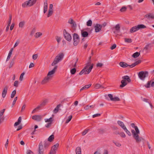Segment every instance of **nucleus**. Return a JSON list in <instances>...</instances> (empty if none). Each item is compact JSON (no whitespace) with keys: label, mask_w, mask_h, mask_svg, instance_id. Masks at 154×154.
<instances>
[{"label":"nucleus","mask_w":154,"mask_h":154,"mask_svg":"<svg viewBox=\"0 0 154 154\" xmlns=\"http://www.w3.org/2000/svg\"><path fill=\"white\" fill-rule=\"evenodd\" d=\"M73 45L75 46L77 45L79 42V38L78 35L76 33H74L73 35Z\"/></svg>","instance_id":"nucleus-4"},{"label":"nucleus","mask_w":154,"mask_h":154,"mask_svg":"<svg viewBox=\"0 0 154 154\" xmlns=\"http://www.w3.org/2000/svg\"><path fill=\"white\" fill-rule=\"evenodd\" d=\"M94 27L95 32L96 33L100 31L102 29L101 25L99 23H96Z\"/></svg>","instance_id":"nucleus-10"},{"label":"nucleus","mask_w":154,"mask_h":154,"mask_svg":"<svg viewBox=\"0 0 154 154\" xmlns=\"http://www.w3.org/2000/svg\"><path fill=\"white\" fill-rule=\"evenodd\" d=\"M8 88V87L7 85H5L3 88L2 92V97L3 98L5 97L7 92V91Z\"/></svg>","instance_id":"nucleus-9"},{"label":"nucleus","mask_w":154,"mask_h":154,"mask_svg":"<svg viewBox=\"0 0 154 154\" xmlns=\"http://www.w3.org/2000/svg\"><path fill=\"white\" fill-rule=\"evenodd\" d=\"M53 13V10L49 9L48 13L47 15V17H49L51 16Z\"/></svg>","instance_id":"nucleus-39"},{"label":"nucleus","mask_w":154,"mask_h":154,"mask_svg":"<svg viewBox=\"0 0 154 154\" xmlns=\"http://www.w3.org/2000/svg\"><path fill=\"white\" fill-rule=\"evenodd\" d=\"M117 123L123 129L126 127L123 122L120 121H118Z\"/></svg>","instance_id":"nucleus-20"},{"label":"nucleus","mask_w":154,"mask_h":154,"mask_svg":"<svg viewBox=\"0 0 154 154\" xmlns=\"http://www.w3.org/2000/svg\"><path fill=\"white\" fill-rule=\"evenodd\" d=\"M91 61L90 60H88L87 65L79 72V74L80 75H82L83 73L84 74H87L90 73L93 68L94 66L93 63L91 65Z\"/></svg>","instance_id":"nucleus-1"},{"label":"nucleus","mask_w":154,"mask_h":154,"mask_svg":"<svg viewBox=\"0 0 154 154\" xmlns=\"http://www.w3.org/2000/svg\"><path fill=\"white\" fill-rule=\"evenodd\" d=\"M38 154H44V149L42 141L40 142L38 145Z\"/></svg>","instance_id":"nucleus-5"},{"label":"nucleus","mask_w":154,"mask_h":154,"mask_svg":"<svg viewBox=\"0 0 154 154\" xmlns=\"http://www.w3.org/2000/svg\"><path fill=\"white\" fill-rule=\"evenodd\" d=\"M54 139V136L53 134H52L48 138V140L50 142H52Z\"/></svg>","instance_id":"nucleus-31"},{"label":"nucleus","mask_w":154,"mask_h":154,"mask_svg":"<svg viewBox=\"0 0 154 154\" xmlns=\"http://www.w3.org/2000/svg\"><path fill=\"white\" fill-rule=\"evenodd\" d=\"M22 120V118L20 116L19 117L17 121L14 124V126H16L18 125H19L20 124V123Z\"/></svg>","instance_id":"nucleus-25"},{"label":"nucleus","mask_w":154,"mask_h":154,"mask_svg":"<svg viewBox=\"0 0 154 154\" xmlns=\"http://www.w3.org/2000/svg\"><path fill=\"white\" fill-rule=\"evenodd\" d=\"M115 29L117 31H119L120 29V27L119 24H117L115 27Z\"/></svg>","instance_id":"nucleus-52"},{"label":"nucleus","mask_w":154,"mask_h":154,"mask_svg":"<svg viewBox=\"0 0 154 154\" xmlns=\"http://www.w3.org/2000/svg\"><path fill=\"white\" fill-rule=\"evenodd\" d=\"M81 34L83 38L88 37L89 34L88 32L84 31L83 30H81Z\"/></svg>","instance_id":"nucleus-14"},{"label":"nucleus","mask_w":154,"mask_h":154,"mask_svg":"<svg viewBox=\"0 0 154 154\" xmlns=\"http://www.w3.org/2000/svg\"><path fill=\"white\" fill-rule=\"evenodd\" d=\"M64 56V55L63 53H60L57 56L55 57L54 59L56 60L57 62H59L63 59Z\"/></svg>","instance_id":"nucleus-8"},{"label":"nucleus","mask_w":154,"mask_h":154,"mask_svg":"<svg viewBox=\"0 0 154 154\" xmlns=\"http://www.w3.org/2000/svg\"><path fill=\"white\" fill-rule=\"evenodd\" d=\"M125 42L130 43L132 42V41L131 38H125Z\"/></svg>","instance_id":"nucleus-41"},{"label":"nucleus","mask_w":154,"mask_h":154,"mask_svg":"<svg viewBox=\"0 0 154 154\" xmlns=\"http://www.w3.org/2000/svg\"><path fill=\"white\" fill-rule=\"evenodd\" d=\"M58 62H57L56 60L55 59H54V60L53 62L51 64V65L52 66H54L55 64H57Z\"/></svg>","instance_id":"nucleus-60"},{"label":"nucleus","mask_w":154,"mask_h":154,"mask_svg":"<svg viewBox=\"0 0 154 154\" xmlns=\"http://www.w3.org/2000/svg\"><path fill=\"white\" fill-rule=\"evenodd\" d=\"M140 52H136L133 54V55H132V57L134 58H135L138 57L140 56Z\"/></svg>","instance_id":"nucleus-28"},{"label":"nucleus","mask_w":154,"mask_h":154,"mask_svg":"<svg viewBox=\"0 0 154 154\" xmlns=\"http://www.w3.org/2000/svg\"><path fill=\"white\" fill-rule=\"evenodd\" d=\"M17 97H16L14 98V100H13V101L12 104V107L14 105V104L16 102L17 100Z\"/></svg>","instance_id":"nucleus-56"},{"label":"nucleus","mask_w":154,"mask_h":154,"mask_svg":"<svg viewBox=\"0 0 154 154\" xmlns=\"http://www.w3.org/2000/svg\"><path fill=\"white\" fill-rule=\"evenodd\" d=\"M45 122H48V123H52L53 121V118L52 117H50L49 119H45Z\"/></svg>","instance_id":"nucleus-34"},{"label":"nucleus","mask_w":154,"mask_h":154,"mask_svg":"<svg viewBox=\"0 0 154 154\" xmlns=\"http://www.w3.org/2000/svg\"><path fill=\"white\" fill-rule=\"evenodd\" d=\"M5 110V109H4L0 111V118H1L3 115Z\"/></svg>","instance_id":"nucleus-51"},{"label":"nucleus","mask_w":154,"mask_h":154,"mask_svg":"<svg viewBox=\"0 0 154 154\" xmlns=\"http://www.w3.org/2000/svg\"><path fill=\"white\" fill-rule=\"evenodd\" d=\"M95 87L96 89H98L100 88H103V87H102L101 85L99 84H96L95 85Z\"/></svg>","instance_id":"nucleus-47"},{"label":"nucleus","mask_w":154,"mask_h":154,"mask_svg":"<svg viewBox=\"0 0 154 154\" xmlns=\"http://www.w3.org/2000/svg\"><path fill=\"white\" fill-rule=\"evenodd\" d=\"M51 79H50L47 76L44 78L43 80H42L41 82V83L42 85L45 84V83L48 82Z\"/></svg>","instance_id":"nucleus-18"},{"label":"nucleus","mask_w":154,"mask_h":154,"mask_svg":"<svg viewBox=\"0 0 154 154\" xmlns=\"http://www.w3.org/2000/svg\"><path fill=\"white\" fill-rule=\"evenodd\" d=\"M119 65L121 67L123 68H126L128 66L130 67V65H128L126 63L124 62H120Z\"/></svg>","instance_id":"nucleus-15"},{"label":"nucleus","mask_w":154,"mask_h":154,"mask_svg":"<svg viewBox=\"0 0 154 154\" xmlns=\"http://www.w3.org/2000/svg\"><path fill=\"white\" fill-rule=\"evenodd\" d=\"M56 153V152L55 151H54L53 149H51L49 154H55Z\"/></svg>","instance_id":"nucleus-63"},{"label":"nucleus","mask_w":154,"mask_h":154,"mask_svg":"<svg viewBox=\"0 0 154 154\" xmlns=\"http://www.w3.org/2000/svg\"><path fill=\"white\" fill-rule=\"evenodd\" d=\"M26 153L27 154H33V152L30 150H28Z\"/></svg>","instance_id":"nucleus-64"},{"label":"nucleus","mask_w":154,"mask_h":154,"mask_svg":"<svg viewBox=\"0 0 154 154\" xmlns=\"http://www.w3.org/2000/svg\"><path fill=\"white\" fill-rule=\"evenodd\" d=\"M38 57V54H33L32 56V59L34 60H36Z\"/></svg>","instance_id":"nucleus-59"},{"label":"nucleus","mask_w":154,"mask_h":154,"mask_svg":"<svg viewBox=\"0 0 154 154\" xmlns=\"http://www.w3.org/2000/svg\"><path fill=\"white\" fill-rule=\"evenodd\" d=\"M153 45H152L151 43H149L146 45L145 47L144 48L143 50H147L149 48H151L153 47Z\"/></svg>","instance_id":"nucleus-23"},{"label":"nucleus","mask_w":154,"mask_h":154,"mask_svg":"<svg viewBox=\"0 0 154 154\" xmlns=\"http://www.w3.org/2000/svg\"><path fill=\"white\" fill-rule=\"evenodd\" d=\"M45 2H44V8H48V0H45Z\"/></svg>","instance_id":"nucleus-53"},{"label":"nucleus","mask_w":154,"mask_h":154,"mask_svg":"<svg viewBox=\"0 0 154 154\" xmlns=\"http://www.w3.org/2000/svg\"><path fill=\"white\" fill-rule=\"evenodd\" d=\"M57 68V66H55L52 70L48 72L47 76L51 79L52 77V76H51V75L53 74L55 72Z\"/></svg>","instance_id":"nucleus-7"},{"label":"nucleus","mask_w":154,"mask_h":154,"mask_svg":"<svg viewBox=\"0 0 154 154\" xmlns=\"http://www.w3.org/2000/svg\"><path fill=\"white\" fill-rule=\"evenodd\" d=\"M59 146V144L58 143H57L55 145L53 146L51 148V149L53 150L54 151H56L57 150Z\"/></svg>","instance_id":"nucleus-26"},{"label":"nucleus","mask_w":154,"mask_h":154,"mask_svg":"<svg viewBox=\"0 0 154 154\" xmlns=\"http://www.w3.org/2000/svg\"><path fill=\"white\" fill-rule=\"evenodd\" d=\"M25 24V22L22 21L20 22L19 23V27L21 28H23Z\"/></svg>","instance_id":"nucleus-45"},{"label":"nucleus","mask_w":154,"mask_h":154,"mask_svg":"<svg viewBox=\"0 0 154 154\" xmlns=\"http://www.w3.org/2000/svg\"><path fill=\"white\" fill-rule=\"evenodd\" d=\"M92 20L90 19L86 23V25L88 26H91L92 25Z\"/></svg>","instance_id":"nucleus-37"},{"label":"nucleus","mask_w":154,"mask_h":154,"mask_svg":"<svg viewBox=\"0 0 154 154\" xmlns=\"http://www.w3.org/2000/svg\"><path fill=\"white\" fill-rule=\"evenodd\" d=\"M120 100V99L118 97H113L112 101H119Z\"/></svg>","instance_id":"nucleus-54"},{"label":"nucleus","mask_w":154,"mask_h":154,"mask_svg":"<svg viewBox=\"0 0 154 154\" xmlns=\"http://www.w3.org/2000/svg\"><path fill=\"white\" fill-rule=\"evenodd\" d=\"M98 132L100 134H103L105 132V130L104 129L100 128L98 130Z\"/></svg>","instance_id":"nucleus-36"},{"label":"nucleus","mask_w":154,"mask_h":154,"mask_svg":"<svg viewBox=\"0 0 154 154\" xmlns=\"http://www.w3.org/2000/svg\"><path fill=\"white\" fill-rule=\"evenodd\" d=\"M76 154H81V151L80 147H77L75 150Z\"/></svg>","instance_id":"nucleus-32"},{"label":"nucleus","mask_w":154,"mask_h":154,"mask_svg":"<svg viewBox=\"0 0 154 154\" xmlns=\"http://www.w3.org/2000/svg\"><path fill=\"white\" fill-rule=\"evenodd\" d=\"M144 17L149 20L154 19V15L152 13H149L146 14L144 16Z\"/></svg>","instance_id":"nucleus-11"},{"label":"nucleus","mask_w":154,"mask_h":154,"mask_svg":"<svg viewBox=\"0 0 154 154\" xmlns=\"http://www.w3.org/2000/svg\"><path fill=\"white\" fill-rule=\"evenodd\" d=\"M151 82V81H148L146 85H145V86L147 88H150V83Z\"/></svg>","instance_id":"nucleus-48"},{"label":"nucleus","mask_w":154,"mask_h":154,"mask_svg":"<svg viewBox=\"0 0 154 154\" xmlns=\"http://www.w3.org/2000/svg\"><path fill=\"white\" fill-rule=\"evenodd\" d=\"M91 84H89L85 85L80 89V91H82L83 90L89 88L91 87Z\"/></svg>","instance_id":"nucleus-29"},{"label":"nucleus","mask_w":154,"mask_h":154,"mask_svg":"<svg viewBox=\"0 0 154 154\" xmlns=\"http://www.w3.org/2000/svg\"><path fill=\"white\" fill-rule=\"evenodd\" d=\"M40 108V106H38L37 107L34 109L33 111H32V113H34L36 111V110Z\"/></svg>","instance_id":"nucleus-55"},{"label":"nucleus","mask_w":154,"mask_h":154,"mask_svg":"<svg viewBox=\"0 0 154 154\" xmlns=\"http://www.w3.org/2000/svg\"><path fill=\"white\" fill-rule=\"evenodd\" d=\"M18 85V81H16L14 83V86L16 87H17Z\"/></svg>","instance_id":"nucleus-62"},{"label":"nucleus","mask_w":154,"mask_h":154,"mask_svg":"<svg viewBox=\"0 0 154 154\" xmlns=\"http://www.w3.org/2000/svg\"><path fill=\"white\" fill-rule=\"evenodd\" d=\"M138 30L137 26L132 27L130 30V32L132 33Z\"/></svg>","instance_id":"nucleus-19"},{"label":"nucleus","mask_w":154,"mask_h":154,"mask_svg":"<svg viewBox=\"0 0 154 154\" xmlns=\"http://www.w3.org/2000/svg\"><path fill=\"white\" fill-rule=\"evenodd\" d=\"M136 140V142L137 143H140L141 140H144V139L141 137H138V140L135 139Z\"/></svg>","instance_id":"nucleus-30"},{"label":"nucleus","mask_w":154,"mask_h":154,"mask_svg":"<svg viewBox=\"0 0 154 154\" xmlns=\"http://www.w3.org/2000/svg\"><path fill=\"white\" fill-rule=\"evenodd\" d=\"M121 137L125 138L126 135L124 132H121L119 134Z\"/></svg>","instance_id":"nucleus-58"},{"label":"nucleus","mask_w":154,"mask_h":154,"mask_svg":"<svg viewBox=\"0 0 154 154\" xmlns=\"http://www.w3.org/2000/svg\"><path fill=\"white\" fill-rule=\"evenodd\" d=\"M50 142H49L48 140H45L44 141V147L45 149H47L49 146L50 145Z\"/></svg>","instance_id":"nucleus-16"},{"label":"nucleus","mask_w":154,"mask_h":154,"mask_svg":"<svg viewBox=\"0 0 154 154\" xmlns=\"http://www.w3.org/2000/svg\"><path fill=\"white\" fill-rule=\"evenodd\" d=\"M16 59L15 57H14L11 60V62L10 63L9 68H10L12 67L13 65L15 63V61Z\"/></svg>","instance_id":"nucleus-21"},{"label":"nucleus","mask_w":154,"mask_h":154,"mask_svg":"<svg viewBox=\"0 0 154 154\" xmlns=\"http://www.w3.org/2000/svg\"><path fill=\"white\" fill-rule=\"evenodd\" d=\"M137 26V28L138 30L141 29H145L146 28V26L142 24L138 25Z\"/></svg>","instance_id":"nucleus-22"},{"label":"nucleus","mask_w":154,"mask_h":154,"mask_svg":"<svg viewBox=\"0 0 154 154\" xmlns=\"http://www.w3.org/2000/svg\"><path fill=\"white\" fill-rule=\"evenodd\" d=\"M47 102V100H45L43 101L42 103L40 104V105H39L38 106H40V108H41V106L45 105Z\"/></svg>","instance_id":"nucleus-43"},{"label":"nucleus","mask_w":154,"mask_h":154,"mask_svg":"<svg viewBox=\"0 0 154 154\" xmlns=\"http://www.w3.org/2000/svg\"><path fill=\"white\" fill-rule=\"evenodd\" d=\"M71 27L72 28L75 27L76 26V24L75 23V22L74 21L71 24Z\"/></svg>","instance_id":"nucleus-61"},{"label":"nucleus","mask_w":154,"mask_h":154,"mask_svg":"<svg viewBox=\"0 0 154 154\" xmlns=\"http://www.w3.org/2000/svg\"><path fill=\"white\" fill-rule=\"evenodd\" d=\"M127 8L125 6H123L120 10V11L121 12H125L126 11Z\"/></svg>","instance_id":"nucleus-46"},{"label":"nucleus","mask_w":154,"mask_h":154,"mask_svg":"<svg viewBox=\"0 0 154 154\" xmlns=\"http://www.w3.org/2000/svg\"><path fill=\"white\" fill-rule=\"evenodd\" d=\"M37 0H29L28 2H29V6L30 7L33 5L36 2Z\"/></svg>","instance_id":"nucleus-24"},{"label":"nucleus","mask_w":154,"mask_h":154,"mask_svg":"<svg viewBox=\"0 0 154 154\" xmlns=\"http://www.w3.org/2000/svg\"><path fill=\"white\" fill-rule=\"evenodd\" d=\"M36 31V29L35 28H34L31 31L30 33V35H32Z\"/></svg>","instance_id":"nucleus-50"},{"label":"nucleus","mask_w":154,"mask_h":154,"mask_svg":"<svg viewBox=\"0 0 154 154\" xmlns=\"http://www.w3.org/2000/svg\"><path fill=\"white\" fill-rule=\"evenodd\" d=\"M76 69L75 68L72 69L70 70V72L71 74L74 75V74L76 72Z\"/></svg>","instance_id":"nucleus-38"},{"label":"nucleus","mask_w":154,"mask_h":154,"mask_svg":"<svg viewBox=\"0 0 154 154\" xmlns=\"http://www.w3.org/2000/svg\"><path fill=\"white\" fill-rule=\"evenodd\" d=\"M123 80L121 81V84L120 85V88H123L128 83H130L131 82V79L130 77L128 75H125L122 77Z\"/></svg>","instance_id":"nucleus-2"},{"label":"nucleus","mask_w":154,"mask_h":154,"mask_svg":"<svg viewBox=\"0 0 154 154\" xmlns=\"http://www.w3.org/2000/svg\"><path fill=\"white\" fill-rule=\"evenodd\" d=\"M42 35V32H37L35 33V38H37L41 36Z\"/></svg>","instance_id":"nucleus-35"},{"label":"nucleus","mask_w":154,"mask_h":154,"mask_svg":"<svg viewBox=\"0 0 154 154\" xmlns=\"http://www.w3.org/2000/svg\"><path fill=\"white\" fill-rule=\"evenodd\" d=\"M16 90H14L12 91V92L11 94V98H13V97H14L16 94Z\"/></svg>","instance_id":"nucleus-42"},{"label":"nucleus","mask_w":154,"mask_h":154,"mask_svg":"<svg viewBox=\"0 0 154 154\" xmlns=\"http://www.w3.org/2000/svg\"><path fill=\"white\" fill-rule=\"evenodd\" d=\"M138 75L140 80H144L145 78L148 76V73L147 71H141L138 73Z\"/></svg>","instance_id":"nucleus-3"},{"label":"nucleus","mask_w":154,"mask_h":154,"mask_svg":"<svg viewBox=\"0 0 154 154\" xmlns=\"http://www.w3.org/2000/svg\"><path fill=\"white\" fill-rule=\"evenodd\" d=\"M141 62V60H139L137 61H135L134 63L132 64L131 65H130V67L131 68H132L134 66H135L136 65L140 64Z\"/></svg>","instance_id":"nucleus-17"},{"label":"nucleus","mask_w":154,"mask_h":154,"mask_svg":"<svg viewBox=\"0 0 154 154\" xmlns=\"http://www.w3.org/2000/svg\"><path fill=\"white\" fill-rule=\"evenodd\" d=\"M65 38L68 42H70L71 40L72 37L70 34L68 33L64 34V35Z\"/></svg>","instance_id":"nucleus-13"},{"label":"nucleus","mask_w":154,"mask_h":154,"mask_svg":"<svg viewBox=\"0 0 154 154\" xmlns=\"http://www.w3.org/2000/svg\"><path fill=\"white\" fill-rule=\"evenodd\" d=\"M72 118V116L70 115L69 116L68 119L66 120V123H67L69 122L71 120Z\"/></svg>","instance_id":"nucleus-44"},{"label":"nucleus","mask_w":154,"mask_h":154,"mask_svg":"<svg viewBox=\"0 0 154 154\" xmlns=\"http://www.w3.org/2000/svg\"><path fill=\"white\" fill-rule=\"evenodd\" d=\"M113 142L117 146H118V147H120L121 146V145L119 143V142H115L114 141H113Z\"/></svg>","instance_id":"nucleus-57"},{"label":"nucleus","mask_w":154,"mask_h":154,"mask_svg":"<svg viewBox=\"0 0 154 154\" xmlns=\"http://www.w3.org/2000/svg\"><path fill=\"white\" fill-rule=\"evenodd\" d=\"M131 132L134 139L138 140V137L139 136V134H140L139 130H138V131H135L134 130H132Z\"/></svg>","instance_id":"nucleus-6"},{"label":"nucleus","mask_w":154,"mask_h":154,"mask_svg":"<svg viewBox=\"0 0 154 154\" xmlns=\"http://www.w3.org/2000/svg\"><path fill=\"white\" fill-rule=\"evenodd\" d=\"M32 119L38 122H40L42 120V117L41 115H35L32 116Z\"/></svg>","instance_id":"nucleus-12"},{"label":"nucleus","mask_w":154,"mask_h":154,"mask_svg":"<svg viewBox=\"0 0 154 154\" xmlns=\"http://www.w3.org/2000/svg\"><path fill=\"white\" fill-rule=\"evenodd\" d=\"M123 129L128 134V135L129 136H131V135L130 132L128 130L126 127L125 128Z\"/></svg>","instance_id":"nucleus-40"},{"label":"nucleus","mask_w":154,"mask_h":154,"mask_svg":"<svg viewBox=\"0 0 154 154\" xmlns=\"http://www.w3.org/2000/svg\"><path fill=\"white\" fill-rule=\"evenodd\" d=\"M13 48H12L10 51L9 53H8V56L7 57V58L6 59V61L8 60L10 58L12 54V52L13 51Z\"/></svg>","instance_id":"nucleus-27"},{"label":"nucleus","mask_w":154,"mask_h":154,"mask_svg":"<svg viewBox=\"0 0 154 154\" xmlns=\"http://www.w3.org/2000/svg\"><path fill=\"white\" fill-rule=\"evenodd\" d=\"M103 65V64L101 63H98L96 64V66L97 67H101Z\"/></svg>","instance_id":"nucleus-49"},{"label":"nucleus","mask_w":154,"mask_h":154,"mask_svg":"<svg viewBox=\"0 0 154 154\" xmlns=\"http://www.w3.org/2000/svg\"><path fill=\"white\" fill-rule=\"evenodd\" d=\"M29 2H28V1H26L24 3L22 4V6L23 8H25L27 6H29Z\"/></svg>","instance_id":"nucleus-33"}]
</instances>
